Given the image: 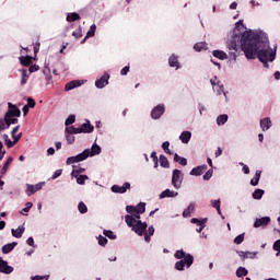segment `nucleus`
<instances>
[{
	"label": "nucleus",
	"instance_id": "f257e3e1",
	"mask_svg": "<svg viewBox=\"0 0 280 280\" xmlns=\"http://www.w3.org/2000/svg\"><path fill=\"white\" fill-rule=\"evenodd\" d=\"M241 49L244 51L247 60L259 59L266 69L269 68L268 62H273L277 58V50L270 48L268 38L254 35L250 32H244L241 36Z\"/></svg>",
	"mask_w": 280,
	"mask_h": 280
},
{
	"label": "nucleus",
	"instance_id": "f03ea898",
	"mask_svg": "<svg viewBox=\"0 0 280 280\" xmlns=\"http://www.w3.org/2000/svg\"><path fill=\"white\" fill-rule=\"evenodd\" d=\"M125 221L127 226L131 229V231H135L137 235H143L145 231H148V223L142 222L141 220H137L132 218L130 214H127L125 217Z\"/></svg>",
	"mask_w": 280,
	"mask_h": 280
},
{
	"label": "nucleus",
	"instance_id": "7ed1b4c3",
	"mask_svg": "<svg viewBox=\"0 0 280 280\" xmlns=\"http://www.w3.org/2000/svg\"><path fill=\"white\" fill-rule=\"evenodd\" d=\"M172 185L176 189H180L183 185V172L178 168L173 170Z\"/></svg>",
	"mask_w": 280,
	"mask_h": 280
},
{
	"label": "nucleus",
	"instance_id": "20e7f679",
	"mask_svg": "<svg viewBox=\"0 0 280 280\" xmlns=\"http://www.w3.org/2000/svg\"><path fill=\"white\" fill-rule=\"evenodd\" d=\"M89 156V149H85L82 153L70 156L67 159L66 163L67 165H73V163H80L82 161H86V158Z\"/></svg>",
	"mask_w": 280,
	"mask_h": 280
},
{
	"label": "nucleus",
	"instance_id": "39448f33",
	"mask_svg": "<svg viewBox=\"0 0 280 280\" xmlns=\"http://www.w3.org/2000/svg\"><path fill=\"white\" fill-rule=\"evenodd\" d=\"M165 115V105L159 104L151 110V118L152 119H161Z\"/></svg>",
	"mask_w": 280,
	"mask_h": 280
},
{
	"label": "nucleus",
	"instance_id": "423d86ee",
	"mask_svg": "<svg viewBox=\"0 0 280 280\" xmlns=\"http://www.w3.org/2000/svg\"><path fill=\"white\" fill-rule=\"evenodd\" d=\"M9 109L4 114V117H21V109L12 103H8Z\"/></svg>",
	"mask_w": 280,
	"mask_h": 280
},
{
	"label": "nucleus",
	"instance_id": "0eeeda50",
	"mask_svg": "<svg viewBox=\"0 0 280 280\" xmlns=\"http://www.w3.org/2000/svg\"><path fill=\"white\" fill-rule=\"evenodd\" d=\"M130 189V183L126 182L122 186L119 185H113L112 191L113 194H126Z\"/></svg>",
	"mask_w": 280,
	"mask_h": 280
},
{
	"label": "nucleus",
	"instance_id": "6e6552de",
	"mask_svg": "<svg viewBox=\"0 0 280 280\" xmlns=\"http://www.w3.org/2000/svg\"><path fill=\"white\" fill-rule=\"evenodd\" d=\"M0 272H3L4 275H12L14 272V267L8 265V261L2 260L0 257Z\"/></svg>",
	"mask_w": 280,
	"mask_h": 280
},
{
	"label": "nucleus",
	"instance_id": "1a4fd4ad",
	"mask_svg": "<svg viewBox=\"0 0 280 280\" xmlns=\"http://www.w3.org/2000/svg\"><path fill=\"white\" fill-rule=\"evenodd\" d=\"M110 79V75L108 73H105L102 78L95 81L96 89H104L108 84V80Z\"/></svg>",
	"mask_w": 280,
	"mask_h": 280
},
{
	"label": "nucleus",
	"instance_id": "9d476101",
	"mask_svg": "<svg viewBox=\"0 0 280 280\" xmlns=\"http://www.w3.org/2000/svg\"><path fill=\"white\" fill-rule=\"evenodd\" d=\"M268 224H270V217H262L260 219H256L254 228L259 229V226H268Z\"/></svg>",
	"mask_w": 280,
	"mask_h": 280
},
{
	"label": "nucleus",
	"instance_id": "9b49d317",
	"mask_svg": "<svg viewBox=\"0 0 280 280\" xmlns=\"http://www.w3.org/2000/svg\"><path fill=\"white\" fill-rule=\"evenodd\" d=\"M205 172H207V164L194 167L190 171V176H202V174H205Z\"/></svg>",
	"mask_w": 280,
	"mask_h": 280
},
{
	"label": "nucleus",
	"instance_id": "f8f14e48",
	"mask_svg": "<svg viewBox=\"0 0 280 280\" xmlns=\"http://www.w3.org/2000/svg\"><path fill=\"white\" fill-rule=\"evenodd\" d=\"M260 128L262 132H266V130H270V128H272V120H270V117H266L260 120Z\"/></svg>",
	"mask_w": 280,
	"mask_h": 280
},
{
	"label": "nucleus",
	"instance_id": "ddd939ff",
	"mask_svg": "<svg viewBox=\"0 0 280 280\" xmlns=\"http://www.w3.org/2000/svg\"><path fill=\"white\" fill-rule=\"evenodd\" d=\"M176 196H178V192L165 189L160 194V200H163V198H176Z\"/></svg>",
	"mask_w": 280,
	"mask_h": 280
},
{
	"label": "nucleus",
	"instance_id": "4468645a",
	"mask_svg": "<svg viewBox=\"0 0 280 280\" xmlns=\"http://www.w3.org/2000/svg\"><path fill=\"white\" fill-rule=\"evenodd\" d=\"M20 129H21V125H18L11 131L12 139L15 140V143H18V141H21V137H23V132H20L19 135H16Z\"/></svg>",
	"mask_w": 280,
	"mask_h": 280
},
{
	"label": "nucleus",
	"instance_id": "2eb2a0df",
	"mask_svg": "<svg viewBox=\"0 0 280 280\" xmlns=\"http://www.w3.org/2000/svg\"><path fill=\"white\" fill-rule=\"evenodd\" d=\"M81 129L83 131L84 135H90L91 132H93V130H95V127L93 125H91V121L86 120L85 124L81 125Z\"/></svg>",
	"mask_w": 280,
	"mask_h": 280
},
{
	"label": "nucleus",
	"instance_id": "dca6fc26",
	"mask_svg": "<svg viewBox=\"0 0 280 280\" xmlns=\"http://www.w3.org/2000/svg\"><path fill=\"white\" fill-rule=\"evenodd\" d=\"M11 233L13 237H16L18 240L23 237V233H25V226L20 225L16 230L12 229Z\"/></svg>",
	"mask_w": 280,
	"mask_h": 280
},
{
	"label": "nucleus",
	"instance_id": "f3484780",
	"mask_svg": "<svg viewBox=\"0 0 280 280\" xmlns=\"http://www.w3.org/2000/svg\"><path fill=\"white\" fill-rule=\"evenodd\" d=\"M168 65L170 67H175L176 69L180 68V62H178V56H176L175 54H173L170 58H168Z\"/></svg>",
	"mask_w": 280,
	"mask_h": 280
},
{
	"label": "nucleus",
	"instance_id": "a211bd4d",
	"mask_svg": "<svg viewBox=\"0 0 280 280\" xmlns=\"http://www.w3.org/2000/svg\"><path fill=\"white\" fill-rule=\"evenodd\" d=\"M18 245H19V243H16V242L9 243V244L4 245L2 247L3 255H8L9 253H12L14 250V247Z\"/></svg>",
	"mask_w": 280,
	"mask_h": 280
},
{
	"label": "nucleus",
	"instance_id": "6ab92c4d",
	"mask_svg": "<svg viewBox=\"0 0 280 280\" xmlns=\"http://www.w3.org/2000/svg\"><path fill=\"white\" fill-rule=\"evenodd\" d=\"M182 143H189L191 141V131H183L179 136Z\"/></svg>",
	"mask_w": 280,
	"mask_h": 280
},
{
	"label": "nucleus",
	"instance_id": "aec40b11",
	"mask_svg": "<svg viewBox=\"0 0 280 280\" xmlns=\"http://www.w3.org/2000/svg\"><path fill=\"white\" fill-rule=\"evenodd\" d=\"M102 153V148L97 144H93L91 149H89V156H95Z\"/></svg>",
	"mask_w": 280,
	"mask_h": 280
},
{
	"label": "nucleus",
	"instance_id": "412c9836",
	"mask_svg": "<svg viewBox=\"0 0 280 280\" xmlns=\"http://www.w3.org/2000/svg\"><path fill=\"white\" fill-rule=\"evenodd\" d=\"M78 86H82V83H80V81H71L66 84L65 91H73V89H78Z\"/></svg>",
	"mask_w": 280,
	"mask_h": 280
},
{
	"label": "nucleus",
	"instance_id": "4be33fe9",
	"mask_svg": "<svg viewBox=\"0 0 280 280\" xmlns=\"http://www.w3.org/2000/svg\"><path fill=\"white\" fill-rule=\"evenodd\" d=\"M72 167H73V170H72L71 176L73 178H78V175L84 174V172H85V170L81 166L73 165Z\"/></svg>",
	"mask_w": 280,
	"mask_h": 280
},
{
	"label": "nucleus",
	"instance_id": "5701e85b",
	"mask_svg": "<svg viewBox=\"0 0 280 280\" xmlns=\"http://www.w3.org/2000/svg\"><path fill=\"white\" fill-rule=\"evenodd\" d=\"M212 55L214 58H219V60H226L229 56L223 50H213Z\"/></svg>",
	"mask_w": 280,
	"mask_h": 280
},
{
	"label": "nucleus",
	"instance_id": "b1692460",
	"mask_svg": "<svg viewBox=\"0 0 280 280\" xmlns=\"http://www.w3.org/2000/svg\"><path fill=\"white\" fill-rule=\"evenodd\" d=\"M259 178H261V171H256L254 178L250 179V185L257 187L259 185Z\"/></svg>",
	"mask_w": 280,
	"mask_h": 280
},
{
	"label": "nucleus",
	"instance_id": "393cba45",
	"mask_svg": "<svg viewBox=\"0 0 280 280\" xmlns=\"http://www.w3.org/2000/svg\"><path fill=\"white\" fill-rule=\"evenodd\" d=\"M228 47H229V50H230V55L235 58V51H237V42L232 39Z\"/></svg>",
	"mask_w": 280,
	"mask_h": 280
},
{
	"label": "nucleus",
	"instance_id": "a878e982",
	"mask_svg": "<svg viewBox=\"0 0 280 280\" xmlns=\"http://www.w3.org/2000/svg\"><path fill=\"white\" fill-rule=\"evenodd\" d=\"M174 162L179 163V165H183V167H185V165H187V159L178 155V153L174 154Z\"/></svg>",
	"mask_w": 280,
	"mask_h": 280
},
{
	"label": "nucleus",
	"instance_id": "bb28decb",
	"mask_svg": "<svg viewBox=\"0 0 280 280\" xmlns=\"http://www.w3.org/2000/svg\"><path fill=\"white\" fill-rule=\"evenodd\" d=\"M66 21H68V23H73L74 21H80V14L79 13H69L66 18Z\"/></svg>",
	"mask_w": 280,
	"mask_h": 280
},
{
	"label": "nucleus",
	"instance_id": "cd10ccee",
	"mask_svg": "<svg viewBox=\"0 0 280 280\" xmlns=\"http://www.w3.org/2000/svg\"><path fill=\"white\" fill-rule=\"evenodd\" d=\"M218 82V77H213L212 79H210V84H212V89H215V86H219L221 93H224V85L220 84V82Z\"/></svg>",
	"mask_w": 280,
	"mask_h": 280
},
{
	"label": "nucleus",
	"instance_id": "c85d7f7f",
	"mask_svg": "<svg viewBox=\"0 0 280 280\" xmlns=\"http://www.w3.org/2000/svg\"><path fill=\"white\" fill-rule=\"evenodd\" d=\"M226 121H229V115H226V114L220 115L217 118L218 126H224L226 124Z\"/></svg>",
	"mask_w": 280,
	"mask_h": 280
},
{
	"label": "nucleus",
	"instance_id": "c756f323",
	"mask_svg": "<svg viewBox=\"0 0 280 280\" xmlns=\"http://www.w3.org/2000/svg\"><path fill=\"white\" fill-rule=\"evenodd\" d=\"M182 261L184 262L185 266H187V268H190L191 264H194V256H191V254H188L185 256L184 259H182Z\"/></svg>",
	"mask_w": 280,
	"mask_h": 280
},
{
	"label": "nucleus",
	"instance_id": "7c9ffc66",
	"mask_svg": "<svg viewBox=\"0 0 280 280\" xmlns=\"http://www.w3.org/2000/svg\"><path fill=\"white\" fill-rule=\"evenodd\" d=\"M20 62L21 65H23V67H30V65H32V57L31 56L20 57Z\"/></svg>",
	"mask_w": 280,
	"mask_h": 280
},
{
	"label": "nucleus",
	"instance_id": "2f4dec72",
	"mask_svg": "<svg viewBox=\"0 0 280 280\" xmlns=\"http://www.w3.org/2000/svg\"><path fill=\"white\" fill-rule=\"evenodd\" d=\"M194 49L196 51H206L207 43H205V42L197 43V44H195Z\"/></svg>",
	"mask_w": 280,
	"mask_h": 280
},
{
	"label": "nucleus",
	"instance_id": "473e14b6",
	"mask_svg": "<svg viewBox=\"0 0 280 280\" xmlns=\"http://www.w3.org/2000/svg\"><path fill=\"white\" fill-rule=\"evenodd\" d=\"M160 165L161 167L170 168V161L165 155H160Z\"/></svg>",
	"mask_w": 280,
	"mask_h": 280
},
{
	"label": "nucleus",
	"instance_id": "72a5a7b5",
	"mask_svg": "<svg viewBox=\"0 0 280 280\" xmlns=\"http://www.w3.org/2000/svg\"><path fill=\"white\" fill-rule=\"evenodd\" d=\"M12 161H14V159L13 158H9L7 160V162L4 163L2 170L0 171V174H2V176H3V174H5V172H8V168L10 167V165H12Z\"/></svg>",
	"mask_w": 280,
	"mask_h": 280
},
{
	"label": "nucleus",
	"instance_id": "f704fd0d",
	"mask_svg": "<svg viewBox=\"0 0 280 280\" xmlns=\"http://www.w3.org/2000/svg\"><path fill=\"white\" fill-rule=\"evenodd\" d=\"M71 130H72V131L69 130V127H66L65 132H70V133H72V135H82V133H84V132L82 131L81 127L75 128V127L71 126Z\"/></svg>",
	"mask_w": 280,
	"mask_h": 280
},
{
	"label": "nucleus",
	"instance_id": "c9c22d12",
	"mask_svg": "<svg viewBox=\"0 0 280 280\" xmlns=\"http://www.w3.org/2000/svg\"><path fill=\"white\" fill-rule=\"evenodd\" d=\"M195 209V206L194 203H190L188 206V209H185L184 212H183V218H191V211H194Z\"/></svg>",
	"mask_w": 280,
	"mask_h": 280
},
{
	"label": "nucleus",
	"instance_id": "e433bc0d",
	"mask_svg": "<svg viewBox=\"0 0 280 280\" xmlns=\"http://www.w3.org/2000/svg\"><path fill=\"white\" fill-rule=\"evenodd\" d=\"M262 197H264V189H256L253 192L254 200H261Z\"/></svg>",
	"mask_w": 280,
	"mask_h": 280
},
{
	"label": "nucleus",
	"instance_id": "4c0bfd02",
	"mask_svg": "<svg viewBox=\"0 0 280 280\" xmlns=\"http://www.w3.org/2000/svg\"><path fill=\"white\" fill-rule=\"evenodd\" d=\"M77 183L78 185H84L86 180H89V177L86 175H77Z\"/></svg>",
	"mask_w": 280,
	"mask_h": 280
},
{
	"label": "nucleus",
	"instance_id": "58836bf2",
	"mask_svg": "<svg viewBox=\"0 0 280 280\" xmlns=\"http://www.w3.org/2000/svg\"><path fill=\"white\" fill-rule=\"evenodd\" d=\"M4 121H7L8 126H13L19 124V118L16 117H4Z\"/></svg>",
	"mask_w": 280,
	"mask_h": 280
},
{
	"label": "nucleus",
	"instance_id": "ea45409f",
	"mask_svg": "<svg viewBox=\"0 0 280 280\" xmlns=\"http://www.w3.org/2000/svg\"><path fill=\"white\" fill-rule=\"evenodd\" d=\"M66 139L69 145H72V143H75V137L71 132H66Z\"/></svg>",
	"mask_w": 280,
	"mask_h": 280
},
{
	"label": "nucleus",
	"instance_id": "a19ab883",
	"mask_svg": "<svg viewBox=\"0 0 280 280\" xmlns=\"http://www.w3.org/2000/svg\"><path fill=\"white\" fill-rule=\"evenodd\" d=\"M79 212L84 214L89 212V208L85 206L83 201L79 202L78 205Z\"/></svg>",
	"mask_w": 280,
	"mask_h": 280
},
{
	"label": "nucleus",
	"instance_id": "79ce46f5",
	"mask_svg": "<svg viewBox=\"0 0 280 280\" xmlns=\"http://www.w3.org/2000/svg\"><path fill=\"white\" fill-rule=\"evenodd\" d=\"M248 275V270L244 267H240L236 270V277H246Z\"/></svg>",
	"mask_w": 280,
	"mask_h": 280
},
{
	"label": "nucleus",
	"instance_id": "37998d69",
	"mask_svg": "<svg viewBox=\"0 0 280 280\" xmlns=\"http://www.w3.org/2000/svg\"><path fill=\"white\" fill-rule=\"evenodd\" d=\"M103 234L109 240H117V235H115V233L110 230H104Z\"/></svg>",
	"mask_w": 280,
	"mask_h": 280
},
{
	"label": "nucleus",
	"instance_id": "c03bdc74",
	"mask_svg": "<svg viewBox=\"0 0 280 280\" xmlns=\"http://www.w3.org/2000/svg\"><path fill=\"white\" fill-rule=\"evenodd\" d=\"M97 30V26L95 24L90 26V30L86 33V37L91 38L93 36H95V31Z\"/></svg>",
	"mask_w": 280,
	"mask_h": 280
},
{
	"label": "nucleus",
	"instance_id": "a18cd8bd",
	"mask_svg": "<svg viewBox=\"0 0 280 280\" xmlns=\"http://www.w3.org/2000/svg\"><path fill=\"white\" fill-rule=\"evenodd\" d=\"M136 213H145V203L140 202L136 207Z\"/></svg>",
	"mask_w": 280,
	"mask_h": 280
},
{
	"label": "nucleus",
	"instance_id": "49530a36",
	"mask_svg": "<svg viewBox=\"0 0 280 280\" xmlns=\"http://www.w3.org/2000/svg\"><path fill=\"white\" fill-rule=\"evenodd\" d=\"M10 128V125H8V122L4 119L0 120V132H3V130H8Z\"/></svg>",
	"mask_w": 280,
	"mask_h": 280
},
{
	"label": "nucleus",
	"instance_id": "de8ad7c7",
	"mask_svg": "<svg viewBox=\"0 0 280 280\" xmlns=\"http://www.w3.org/2000/svg\"><path fill=\"white\" fill-rule=\"evenodd\" d=\"M162 150H164L165 154H172V151H170V141L162 143Z\"/></svg>",
	"mask_w": 280,
	"mask_h": 280
},
{
	"label": "nucleus",
	"instance_id": "09e8293b",
	"mask_svg": "<svg viewBox=\"0 0 280 280\" xmlns=\"http://www.w3.org/2000/svg\"><path fill=\"white\" fill-rule=\"evenodd\" d=\"M33 194H36L35 187L34 185L28 184L26 188V196H33Z\"/></svg>",
	"mask_w": 280,
	"mask_h": 280
},
{
	"label": "nucleus",
	"instance_id": "8fccbe9b",
	"mask_svg": "<svg viewBox=\"0 0 280 280\" xmlns=\"http://www.w3.org/2000/svg\"><path fill=\"white\" fill-rule=\"evenodd\" d=\"M98 244H100V246H106L108 244V238H106V236L100 235Z\"/></svg>",
	"mask_w": 280,
	"mask_h": 280
},
{
	"label": "nucleus",
	"instance_id": "3c124183",
	"mask_svg": "<svg viewBox=\"0 0 280 280\" xmlns=\"http://www.w3.org/2000/svg\"><path fill=\"white\" fill-rule=\"evenodd\" d=\"M27 78H30V77L27 75V71H26V70H23V71H22V79H21V84H22V86H24V84H27Z\"/></svg>",
	"mask_w": 280,
	"mask_h": 280
},
{
	"label": "nucleus",
	"instance_id": "603ef678",
	"mask_svg": "<svg viewBox=\"0 0 280 280\" xmlns=\"http://www.w3.org/2000/svg\"><path fill=\"white\" fill-rule=\"evenodd\" d=\"M71 124H75V115H70L67 119L65 125L66 126H71Z\"/></svg>",
	"mask_w": 280,
	"mask_h": 280
},
{
	"label": "nucleus",
	"instance_id": "864d4df0",
	"mask_svg": "<svg viewBox=\"0 0 280 280\" xmlns=\"http://www.w3.org/2000/svg\"><path fill=\"white\" fill-rule=\"evenodd\" d=\"M257 257V252H245V259H255Z\"/></svg>",
	"mask_w": 280,
	"mask_h": 280
},
{
	"label": "nucleus",
	"instance_id": "5fc2aeb1",
	"mask_svg": "<svg viewBox=\"0 0 280 280\" xmlns=\"http://www.w3.org/2000/svg\"><path fill=\"white\" fill-rule=\"evenodd\" d=\"M273 250L277 252L276 256L279 257V255H280V240H278L273 243Z\"/></svg>",
	"mask_w": 280,
	"mask_h": 280
},
{
	"label": "nucleus",
	"instance_id": "6e6d98bb",
	"mask_svg": "<svg viewBox=\"0 0 280 280\" xmlns=\"http://www.w3.org/2000/svg\"><path fill=\"white\" fill-rule=\"evenodd\" d=\"M186 256H187V255L185 254V252H184L183 249L177 250V252L175 253V258H176V259H184Z\"/></svg>",
	"mask_w": 280,
	"mask_h": 280
},
{
	"label": "nucleus",
	"instance_id": "4d7b16f0",
	"mask_svg": "<svg viewBox=\"0 0 280 280\" xmlns=\"http://www.w3.org/2000/svg\"><path fill=\"white\" fill-rule=\"evenodd\" d=\"M176 270H185V262L183 260H179L175 264Z\"/></svg>",
	"mask_w": 280,
	"mask_h": 280
},
{
	"label": "nucleus",
	"instance_id": "13d9d810",
	"mask_svg": "<svg viewBox=\"0 0 280 280\" xmlns=\"http://www.w3.org/2000/svg\"><path fill=\"white\" fill-rule=\"evenodd\" d=\"M26 106L28 108H34L36 106V101H34V98H32V97H28Z\"/></svg>",
	"mask_w": 280,
	"mask_h": 280
},
{
	"label": "nucleus",
	"instance_id": "bf43d9fd",
	"mask_svg": "<svg viewBox=\"0 0 280 280\" xmlns=\"http://www.w3.org/2000/svg\"><path fill=\"white\" fill-rule=\"evenodd\" d=\"M211 176H213V170H209V171L203 175V180H211Z\"/></svg>",
	"mask_w": 280,
	"mask_h": 280
},
{
	"label": "nucleus",
	"instance_id": "052dcab7",
	"mask_svg": "<svg viewBox=\"0 0 280 280\" xmlns=\"http://www.w3.org/2000/svg\"><path fill=\"white\" fill-rule=\"evenodd\" d=\"M126 211H127V213H131V215H132V214L137 213V208L133 206H127Z\"/></svg>",
	"mask_w": 280,
	"mask_h": 280
},
{
	"label": "nucleus",
	"instance_id": "680f3d73",
	"mask_svg": "<svg viewBox=\"0 0 280 280\" xmlns=\"http://www.w3.org/2000/svg\"><path fill=\"white\" fill-rule=\"evenodd\" d=\"M244 242V234H240L234 238V244H242Z\"/></svg>",
	"mask_w": 280,
	"mask_h": 280
},
{
	"label": "nucleus",
	"instance_id": "e2e57ef3",
	"mask_svg": "<svg viewBox=\"0 0 280 280\" xmlns=\"http://www.w3.org/2000/svg\"><path fill=\"white\" fill-rule=\"evenodd\" d=\"M130 71V66H125L121 70H120V75H128Z\"/></svg>",
	"mask_w": 280,
	"mask_h": 280
},
{
	"label": "nucleus",
	"instance_id": "0e129e2a",
	"mask_svg": "<svg viewBox=\"0 0 280 280\" xmlns=\"http://www.w3.org/2000/svg\"><path fill=\"white\" fill-rule=\"evenodd\" d=\"M72 36H74V38H77V39L82 38V30L79 28L78 31L73 32Z\"/></svg>",
	"mask_w": 280,
	"mask_h": 280
},
{
	"label": "nucleus",
	"instance_id": "69168bd1",
	"mask_svg": "<svg viewBox=\"0 0 280 280\" xmlns=\"http://www.w3.org/2000/svg\"><path fill=\"white\" fill-rule=\"evenodd\" d=\"M59 176H62V170H57V171L52 174L51 178H52V180H56V178H59Z\"/></svg>",
	"mask_w": 280,
	"mask_h": 280
},
{
	"label": "nucleus",
	"instance_id": "338daca9",
	"mask_svg": "<svg viewBox=\"0 0 280 280\" xmlns=\"http://www.w3.org/2000/svg\"><path fill=\"white\" fill-rule=\"evenodd\" d=\"M32 207H34V203L26 202L25 208H23L22 211H24L25 213H28V211H30V209H32Z\"/></svg>",
	"mask_w": 280,
	"mask_h": 280
},
{
	"label": "nucleus",
	"instance_id": "774afa93",
	"mask_svg": "<svg viewBox=\"0 0 280 280\" xmlns=\"http://www.w3.org/2000/svg\"><path fill=\"white\" fill-rule=\"evenodd\" d=\"M43 279L47 280V279H49V276H34V277H32V280H43Z\"/></svg>",
	"mask_w": 280,
	"mask_h": 280
}]
</instances>
